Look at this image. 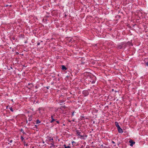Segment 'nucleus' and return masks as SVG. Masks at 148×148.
I'll return each mask as SVG.
<instances>
[{"label":"nucleus","mask_w":148,"mask_h":148,"mask_svg":"<svg viewBox=\"0 0 148 148\" xmlns=\"http://www.w3.org/2000/svg\"><path fill=\"white\" fill-rule=\"evenodd\" d=\"M115 124L116 126L117 127L118 130H122V129L121 128L118 124V123L117 122H115Z\"/></svg>","instance_id":"obj_1"},{"label":"nucleus","mask_w":148,"mask_h":148,"mask_svg":"<svg viewBox=\"0 0 148 148\" xmlns=\"http://www.w3.org/2000/svg\"><path fill=\"white\" fill-rule=\"evenodd\" d=\"M129 142L131 143L130 145L131 146H132L135 143V142H133L132 140H130Z\"/></svg>","instance_id":"obj_2"},{"label":"nucleus","mask_w":148,"mask_h":148,"mask_svg":"<svg viewBox=\"0 0 148 148\" xmlns=\"http://www.w3.org/2000/svg\"><path fill=\"white\" fill-rule=\"evenodd\" d=\"M124 45L123 44H122L121 45H118V47L120 49H122L123 48V46Z\"/></svg>","instance_id":"obj_3"},{"label":"nucleus","mask_w":148,"mask_h":148,"mask_svg":"<svg viewBox=\"0 0 148 148\" xmlns=\"http://www.w3.org/2000/svg\"><path fill=\"white\" fill-rule=\"evenodd\" d=\"M76 132L77 134H78V135L81 136H82V135L81 134V133L80 132H79L78 130H77Z\"/></svg>","instance_id":"obj_4"},{"label":"nucleus","mask_w":148,"mask_h":148,"mask_svg":"<svg viewBox=\"0 0 148 148\" xmlns=\"http://www.w3.org/2000/svg\"><path fill=\"white\" fill-rule=\"evenodd\" d=\"M62 70H66L67 69L64 66H62Z\"/></svg>","instance_id":"obj_5"},{"label":"nucleus","mask_w":148,"mask_h":148,"mask_svg":"<svg viewBox=\"0 0 148 148\" xmlns=\"http://www.w3.org/2000/svg\"><path fill=\"white\" fill-rule=\"evenodd\" d=\"M51 118L52 120L50 122L52 123L55 121V120L53 118V116H51Z\"/></svg>","instance_id":"obj_6"},{"label":"nucleus","mask_w":148,"mask_h":148,"mask_svg":"<svg viewBox=\"0 0 148 148\" xmlns=\"http://www.w3.org/2000/svg\"><path fill=\"white\" fill-rule=\"evenodd\" d=\"M36 123H40V121L39 120H36L35 121Z\"/></svg>","instance_id":"obj_7"},{"label":"nucleus","mask_w":148,"mask_h":148,"mask_svg":"<svg viewBox=\"0 0 148 148\" xmlns=\"http://www.w3.org/2000/svg\"><path fill=\"white\" fill-rule=\"evenodd\" d=\"M64 146L65 147L64 148H70V146H66V145H64Z\"/></svg>","instance_id":"obj_8"},{"label":"nucleus","mask_w":148,"mask_h":148,"mask_svg":"<svg viewBox=\"0 0 148 148\" xmlns=\"http://www.w3.org/2000/svg\"><path fill=\"white\" fill-rule=\"evenodd\" d=\"M51 147H54V143H51Z\"/></svg>","instance_id":"obj_9"},{"label":"nucleus","mask_w":148,"mask_h":148,"mask_svg":"<svg viewBox=\"0 0 148 148\" xmlns=\"http://www.w3.org/2000/svg\"><path fill=\"white\" fill-rule=\"evenodd\" d=\"M48 139H49V140L51 141V140H53V139L52 138H51L50 137H49Z\"/></svg>","instance_id":"obj_10"},{"label":"nucleus","mask_w":148,"mask_h":148,"mask_svg":"<svg viewBox=\"0 0 148 148\" xmlns=\"http://www.w3.org/2000/svg\"><path fill=\"white\" fill-rule=\"evenodd\" d=\"M118 131L120 133H122L123 132V130H118Z\"/></svg>","instance_id":"obj_11"},{"label":"nucleus","mask_w":148,"mask_h":148,"mask_svg":"<svg viewBox=\"0 0 148 148\" xmlns=\"http://www.w3.org/2000/svg\"><path fill=\"white\" fill-rule=\"evenodd\" d=\"M84 119V117L83 116H81V120H83Z\"/></svg>","instance_id":"obj_12"},{"label":"nucleus","mask_w":148,"mask_h":148,"mask_svg":"<svg viewBox=\"0 0 148 148\" xmlns=\"http://www.w3.org/2000/svg\"><path fill=\"white\" fill-rule=\"evenodd\" d=\"M72 144L73 145H75V142L74 141H73L72 142Z\"/></svg>","instance_id":"obj_13"},{"label":"nucleus","mask_w":148,"mask_h":148,"mask_svg":"<svg viewBox=\"0 0 148 148\" xmlns=\"http://www.w3.org/2000/svg\"><path fill=\"white\" fill-rule=\"evenodd\" d=\"M10 110H11V111H12V112H13V109H12V108H10Z\"/></svg>","instance_id":"obj_14"},{"label":"nucleus","mask_w":148,"mask_h":148,"mask_svg":"<svg viewBox=\"0 0 148 148\" xmlns=\"http://www.w3.org/2000/svg\"><path fill=\"white\" fill-rule=\"evenodd\" d=\"M146 64L147 66H148V62L146 63Z\"/></svg>","instance_id":"obj_15"},{"label":"nucleus","mask_w":148,"mask_h":148,"mask_svg":"<svg viewBox=\"0 0 148 148\" xmlns=\"http://www.w3.org/2000/svg\"><path fill=\"white\" fill-rule=\"evenodd\" d=\"M21 138L22 140H23V139H24L23 138L22 136H21Z\"/></svg>","instance_id":"obj_16"},{"label":"nucleus","mask_w":148,"mask_h":148,"mask_svg":"<svg viewBox=\"0 0 148 148\" xmlns=\"http://www.w3.org/2000/svg\"><path fill=\"white\" fill-rule=\"evenodd\" d=\"M72 116H73L74 115V112H73L72 113Z\"/></svg>","instance_id":"obj_17"},{"label":"nucleus","mask_w":148,"mask_h":148,"mask_svg":"<svg viewBox=\"0 0 148 148\" xmlns=\"http://www.w3.org/2000/svg\"><path fill=\"white\" fill-rule=\"evenodd\" d=\"M40 43L39 42H38V43H37V45H40Z\"/></svg>","instance_id":"obj_18"},{"label":"nucleus","mask_w":148,"mask_h":148,"mask_svg":"<svg viewBox=\"0 0 148 148\" xmlns=\"http://www.w3.org/2000/svg\"><path fill=\"white\" fill-rule=\"evenodd\" d=\"M21 130V132H22V133H24L23 131V130Z\"/></svg>","instance_id":"obj_19"},{"label":"nucleus","mask_w":148,"mask_h":148,"mask_svg":"<svg viewBox=\"0 0 148 148\" xmlns=\"http://www.w3.org/2000/svg\"><path fill=\"white\" fill-rule=\"evenodd\" d=\"M75 119H73V120H72L73 121H75Z\"/></svg>","instance_id":"obj_20"},{"label":"nucleus","mask_w":148,"mask_h":148,"mask_svg":"<svg viewBox=\"0 0 148 148\" xmlns=\"http://www.w3.org/2000/svg\"><path fill=\"white\" fill-rule=\"evenodd\" d=\"M112 143H113V144L114 143V141H112Z\"/></svg>","instance_id":"obj_21"},{"label":"nucleus","mask_w":148,"mask_h":148,"mask_svg":"<svg viewBox=\"0 0 148 148\" xmlns=\"http://www.w3.org/2000/svg\"><path fill=\"white\" fill-rule=\"evenodd\" d=\"M69 122H71V121H70V120H69Z\"/></svg>","instance_id":"obj_22"},{"label":"nucleus","mask_w":148,"mask_h":148,"mask_svg":"<svg viewBox=\"0 0 148 148\" xmlns=\"http://www.w3.org/2000/svg\"><path fill=\"white\" fill-rule=\"evenodd\" d=\"M57 123H59V121H57Z\"/></svg>","instance_id":"obj_23"},{"label":"nucleus","mask_w":148,"mask_h":148,"mask_svg":"<svg viewBox=\"0 0 148 148\" xmlns=\"http://www.w3.org/2000/svg\"><path fill=\"white\" fill-rule=\"evenodd\" d=\"M12 140H11L10 141V143H11V142H12Z\"/></svg>","instance_id":"obj_24"},{"label":"nucleus","mask_w":148,"mask_h":148,"mask_svg":"<svg viewBox=\"0 0 148 148\" xmlns=\"http://www.w3.org/2000/svg\"><path fill=\"white\" fill-rule=\"evenodd\" d=\"M26 145V146H27V144Z\"/></svg>","instance_id":"obj_25"},{"label":"nucleus","mask_w":148,"mask_h":148,"mask_svg":"<svg viewBox=\"0 0 148 148\" xmlns=\"http://www.w3.org/2000/svg\"><path fill=\"white\" fill-rule=\"evenodd\" d=\"M43 143H44V142H43Z\"/></svg>","instance_id":"obj_26"},{"label":"nucleus","mask_w":148,"mask_h":148,"mask_svg":"<svg viewBox=\"0 0 148 148\" xmlns=\"http://www.w3.org/2000/svg\"><path fill=\"white\" fill-rule=\"evenodd\" d=\"M109 148V147H108V148Z\"/></svg>","instance_id":"obj_27"}]
</instances>
